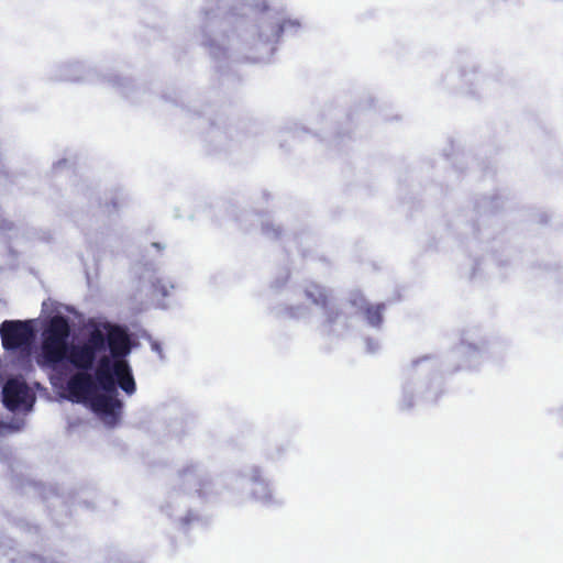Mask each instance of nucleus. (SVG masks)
<instances>
[{"label":"nucleus","instance_id":"nucleus-1","mask_svg":"<svg viewBox=\"0 0 563 563\" xmlns=\"http://www.w3.org/2000/svg\"><path fill=\"white\" fill-rule=\"evenodd\" d=\"M70 324L64 316H53L42 333V364L56 367L67 361L77 369L66 384L69 398L81 402L92 396L96 387L108 394L120 387L126 395L135 393L136 385L126 361L132 345L126 330L111 322L90 329L81 341L68 344Z\"/></svg>","mask_w":563,"mask_h":563},{"label":"nucleus","instance_id":"nucleus-2","mask_svg":"<svg viewBox=\"0 0 563 563\" xmlns=\"http://www.w3.org/2000/svg\"><path fill=\"white\" fill-rule=\"evenodd\" d=\"M0 338L4 351L29 356L36 338L35 320H4L0 324Z\"/></svg>","mask_w":563,"mask_h":563},{"label":"nucleus","instance_id":"nucleus-3","mask_svg":"<svg viewBox=\"0 0 563 563\" xmlns=\"http://www.w3.org/2000/svg\"><path fill=\"white\" fill-rule=\"evenodd\" d=\"M3 404L10 410L32 405L33 396L27 384L19 378H10L2 389Z\"/></svg>","mask_w":563,"mask_h":563},{"label":"nucleus","instance_id":"nucleus-4","mask_svg":"<svg viewBox=\"0 0 563 563\" xmlns=\"http://www.w3.org/2000/svg\"><path fill=\"white\" fill-rule=\"evenodd\" d=\"M306 294L314 305L320 306L323 309H327V322L329 324H332L336 321V319L340 316V312L338 310L329 309L330 296L324 288L317 285H312L306 290Z\"/></svg>","mask_w":563,"mask_h":563},{"label":"nucleus","instance_id":"nucleus-5","mask_svg":"<svg viewBox=\"0 0 563 563\" xmlns=\"http://www.w3.org/2000/svg\"><path fill=\"white\" fill-rule=\"evenodd\" d=\"M93 407L103 413L111 415L122 407V402L112 395H98L93 399Z\"/></svg>","mask_w":563,"mask_h":563},{"label":"nucleus","instance_id":"nucleus-6","mask_svg":"<svg viewBox=\"0 0 563 563\" xmlns=\"http://www.w3.org/2000/svg\"><path fill=\"white\" fill-rule=\"evenodd\" d=\"M384 303L369 305L365 309V317L368 323L373 327H379L383 322Z\"/></svg>","mask_w":563,"mask_h":563}]
</instances>
